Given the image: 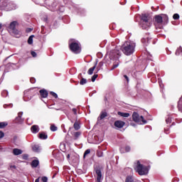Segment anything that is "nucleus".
<instances>
[{
    "mask_svg": "<svg viewBox=\"0 0 182 182\" xmlns=\"http://www.w3.org/2000/svg\"><path fill=\"white\" fill-rule=\"evenodd\" d=\"M136 48V43L132 41H126L121 47V50H122L124 55L127 56H130L134 53V49Z\"/></svg>",
    "mask_w": 182,
    "mask_h": 182,
    "instance_id": "1",
    "label": "nucleus"
},
{
    "mask_svg": "<svg viewBox=\"0 0 182 182\" xmlns=\"http://www.w3.org/2000/svg\"><path fill=\"white\" fill-rule=\"evenodd\" d=\"M168 23V16L166 14H161L155 16V28L156 29H161L163 25Z\"/></svg>",
    "mask_w": 182,
    "mask_h": 182,
    "instance_id": "2",
    "label": "nucleus"
},
{
    "mask_svg": "<svg viewBox=\"0 0 182 182\" xmlns=\"http://www.w3.org/2000/svg\"><path fill=\"white\" fill-rule=\"evenodd\" d=\"M122 53L117 47L114 50H112L109 53V59L113 60L116 59V61L114 63L112 67L111 68V70H114L116 68H118L119 65H120V60H119V58H120Z\"/></svg>",
    "mask_w": 182,
    "mask_h": 182,
    "instance_id": "3",
    "label": "nucleus"
},
{
    "mask_svg": "<svg viewBox=\"0 0 182 182\" xmlns=\"http://www.w3.org/2000/svg\"><path fill=\"white\" fill-rule=\"evenodd\" d=\"M134 170L139 176H146V174H149V168L141 164L140 161H136Z\"/></svg>",
    "mask_w": 182,
    "mask_h": 182,
    "instance_id": "4",
    "label": "nucleus"
},
{
    "mask_svg": "<svg viewBox=\"0 0 182 182\" xmlns=\"http://www.w3.org/2000/svg\"><path fill=\"white\" fill-rule=\"evenodd\" d=\"M132 119L134 120V122H135V123H140L141 124L144 123V124H146V123H147V121H146L144 119V117L143 116L139 115V113L137 112H134L132 114Z\"/></svg>",
    "mask_w": 182,
    "mask_h": 182,
    "instance_id": "5",
    "label": "nucleus"
},
{
    "mask_svg": "<svg viewBox=\"0 0 182 182\" xmlns=\"http://www.w3.org/2000/svg\"><path fill=\"white\" fill-rule=\"evenodd\" d=\"M69 48L70 49V51L73 52V53H80L81 49L79 43L73 42L69 45Z\"/></svg>",
    "mask_w": 182,
    "mask_h": 182,
    "instance_id": "6",
    "label": "nucleus"
},
{
    "mask_svg": "<svg viewBox=\"0 0 182 182\" xmlns=\"http://www.w3.org/2000/svg\"><path fill=\"white\" fill-rule=\"evenodd\" d=\"M18 21H13L10 23L9 26V30L14 35H19V31L16 29V26H18Z\"/></svg>",
    "mask_w": 182,
    "mask_h": 182,
    "instance_id": "7",
    "label": "nucleus"
},
{
    "mask_svg": "<svg viewBox=\"0 0 182 182\" xmlns=\"http://www.w3.org/2000/svg\"><path fill=\"white\" fill-rule=\"evenodd\" d=\"M140 23H142L143 26H144V23L149 25V23H151L150 16L148 14H142Z\"/></svg>",
    "mask_w": 182,
    "mask_h": 182,
    "instance_id": "8",
    "label": "nucleus"
},
{
    "mask_svg": "<svg viewBox=\"0 0 182 182\" xmlns=\"http://www.w3.org/2000/svg\"><path fill=\"white\" fill-rule=\"evenodd\" d=\"M114 126L115 127H117L118 129H123L124 127V124H126L125 122L117 120L114 122Z\"/></svg>",
    "mask_w": 182,
    "mask_h": 182,
    "instance_id": "9",
    "label": "nucleus"
},
{
    "mask_svg": "<svg viewBox=\"0 0 182 182\" xmlns=\"http://www.w3.org/2000/svg\"><path fill=\"white\" fill-rule=\"evenodd\" d=\"M95 173L97 174V182H102V170L97 168L95 170Z\"/></svg>",
    "mask_w": 182,
    "mask_h": 182,
    "instance_id": "10",
    "label": "nucleus"
},
{
    "mask_svg": "<svg viewBox=\"0 0 182 182\" xmlns=\"http://www.w3.org/2000/svg\"><path fill=\"white\" fill-rule=\"evenodd\" d=\"M22 114H23V112H22L18 113V117L14 119L15 123H22L23 122V119H22Z\"/></svg>",
    "mask_w": 182,
    "mask_h": 182,
    "instance_id": "11",
    "label": "nucleus"
},
{
    "mask_svg": "<svg viewBox=\"0 0 182 182\" xmlns=\"http://www.w3.org/2000/svg\"><path fill=\"white\" fill-rule=\"evenodd\" d=\"M132 150V147L130 146L127 145L125 147H121L119 151L120 153L124 154V153H129Z\"/></svg>",
    "mask_w": 182,
    "mask_h": 182,
    "instance_id": "12",
    "label": "nucleus"
},
{
    "mask_svg": "<svg viewBox=\"0 0 182 182\" xmlns=\"http://www.w3.org/2000/svg\"><path fill=\"white\" fill-rule=\"evenodd\" d=\"M40 95L41 97H43V99H46V97H48V95H49V93L48 92V90L43 89L39 91Z\"/></svg>",
    "mask_w": 182,
    "mask_h": 182,
    "instance_id": "13",
    "label": "nucleus"
},
{
    "mask_svg": "<svg viewBox=\"0 0 182 182\" xmlns=\"http://www.w3.org/2000/svg\"><path fill=\"white\" fill-rule=\"evenodd\" d=\"M140 26L142 29L145 31H149V29H150V27L151 26V23H149V24H148L147 23H144V26H143V23H140Z\"/></svg>",
    "mask_w": 182,
    "mask_h": 182,
    "instance_id": "14",
    "label": "nucleus"
},
{
    "mask_svg": "<svg viewBox=\"0 0 182 182\" xmlns=\"http://www.w3.org/2000/svg\"><path fill=\"white\" fill-rule=\"evenodd\" d=\"M31 130L32 132V133H33L34 134H36V133H39V126L38 125H33L31 128Z\"/></svg>",
    "mask_w": 182,
    "mask_h": 182,
    "instance_id": "15",
    "label": "nucleus"
},
{
    "mask_svg": "<svg viewBox=\"0 0 182 182\" xmlns=\"http://www.w3.org/2000/svg\"><path fill=\"white\" fill-rule=\"evenodd\" d=\"M150 42V38L149 36H145L142 38L141 43H144L145 46H148Z\"/></svg>",
    "mask_w": 182,
    "mask_h": 182,
    "instance_id": "16",
    "label": "nucleus"
},
{
    "mask_svg": "<svg viewBox=\"0 0 182 182\" xmlns=\"http://www.w3.org/2000/svg\"><path fill=\"white\" fill-rule=\"evenodd\" d=\"M73 127L75 130H79V129H80V122H79V120H77V118H76L74 122Z\"/></svg>",
    "mask_w": 182,
    "mask_h": 182,
    "instance_id": "17",
    "label": "nucleus"
},
{
    "mask_svg": "<svg viewBox=\"0 0 182 182\" xmlns=\"http://www.w3.org/2000/svg\"><path fill=\"white\" fill-rule=\"evenodd\" d=\"M38 137L41 140H46V139H48V134H46L45 132H41L39 133Z\"/></svg>",
    "mask_w": 182,
    "mask_h": 182,
    "instance_id": "18",
    "label": "nucleus"
},
{
    "mask_svg": "<svg viewBox=\"0 0 182 182\" xmlns=\"http://www.w3.org/2000/svg\"><path fill=\"white\" fill-rule=\"evenodd\" d=\"M105 117H107V112H102L100 113V117L97 118V120H103V119H105Z\"/></svg>",
    "mask_w": 182,
    "mask_h": 182,
    "instance_id": "19",
    "label": "nucleus"
},
{
    "mask_svg": "<svg viewBox=\"0 0 182 182\" xmlns=\"http://www.w3.org/2000/svg\"><path fill=\"white\" fill-rule=\"evenodd\" d=\"M32 150L35 151V153H39L41 151V146L39 145H33Z\"/></svg>",
    "mask_w": 182,
    "mask_h": 182,
    "instance_id": "20",
    "label": "nucleus"
},
{
    "mask_svg": "<svg viewBox=\"0 0 182 182\" xmlns=\"http://www.w3.org/2000/svg\"><path fill=\"white\" fill-rule=\"evenodd\" d=\"M38 166H39V161L36 159L33 160L31 162V167H33V168H36Z\"/></svg>",
    "mask_w": 182,
    "mask_h": 182,
    "instance_id": "21",
    "label": "nucleus"
},
{
    "mask_svg": "<svg viewBox=\"0 0 182 182\" xmlns=\"http://www.w3.org/2000/svg\"><path fill=\"white\" fill-rule=\"evenodd\" d=\"M23 151L21 149H13V154L14 156H19L20 154H22Z\"/></svg>",
    "mask_w": 182,
    "mask_h": 182,
    "instance_id": "22",
    "label": "nucleus"
},
{
    "mask_svg": "<svg viewBox=\"0 0 182 182\" xmlns=\"http://www.w3.org/2000/svg\"><path fill=\"white\" fill-rule=\"evenodd\" d=\"M117 114L118 116H121V117H129L130 116V114L128 112H118Z\"/></svg>",
    "mask_w": 182,
    "mask_h": 182,
    "instance_id": "23",
    "label": "nucleus"
},
{
    "mask_svg": "<svg viewBox=\"0 0 182 182\" xmlns=\"http://www.w3.org/2000/svg\"><path fill=\"white\" fill-rule=\"evenodd\" d=\"M6 9H7V11H12L13 9H15V4H14L12 3H9L6 5Z\"/></svg>",
    "mask_w": 182,
    "mask_h": 182,
    "instance_id": "24",
    "label": "nucleus"
},
{
    "mask_svg": "<svg viewBox=\"0 0 182 182\" xmlns=\"http://www.w3.org/2000/svg\"><path fill=\"white\" fill-rule=\"evenodd\" d=\"M96 66H97V63H96L95 65L93 67L90 68L88 70L87 73L89 75H93V72L95 71V69H96Z\"/></svg>",
    "mask_w": 182,
    "mask_h": 182,
    "instance_id": "25",
    "label": "nucleus"
},
{
    "mask_svg": "<svg viewBox=\"0 0 182 182\" xmlns=\"http://www.w3.org/2000/svg\"><path fill=\"white\" fill-rule=\"evenodd\" d=\"M80 134H82V132H74L73 136H74L75 140H77L79 137H80Z\"/></svg>",
    "mask_w": 182,
    "mask_h": 182,
    "instance_id": "26",
    "label": "nucleus"
},
{
    "mask_svg": "<svg viewBox=\"0 0 182 182\" xmlns=\"http://www.w3.org/2000/svg\"><path fill=\"white\" fill-rule=\"evenodd\" d=\"M178 108L179 112H181L182 113V96L178 102Z\"/></svg>",
    "mask_w": 182,
    "mask_h": 182,
    "instance_id": "27",
    "label": "nucleus"
},
{
    "mask_svg": "<svg viewBox=\"0 0 182 182\" xmlns=\"http://www.w3.org/2000/svg\"><path fill=\"white\" fill-rule=\"evenodd\" d=\"M175 55H176V56H178L180 55H182V48L181 46H180L176 51Z\"/></svg>",
    "mask_w": 182,
    "mask_h": 182,
    "instance_id": "28",
    "label": "nucleus"
},
{
    "mask_svg": "<svg viewBox=\"0 0 182 182\" xmlns=\"http://www.w3.org/2000/svg\"><path fill=\"white\" fill-rule=\"evenodd\" d=\"M33 37H34V36L32 35V36H31L28 38V45H32V43H33Z\"/></svg>",
    "mask_w": 182,
    "mask_h": 182,
    "instance_id": "29",
    "label": "nucleus"
},
{
    "mask_svg": "<svg viewBox=\"0 0 182 182\" xmlns=\"http://www.w3.org/2000/svg\"><path fill=\"white\" fill-rule=\"evenodd\" d=\"M86 83H87V80H86V78H82L80 81V85H86Z\"/></svg>",
    "mask_w": 182,
    "mask_h": 182,
    "instance_id": "30",
    "label": "nucleus"
},
{
    "mask_svg": "<svg viewBox=\"0 0 182 182\" xmlns=\"http://www.w3.org/2000/svg\"><path fill=\"white\" fill-rule=\"evenodd\" d=\"M8 126V122H0V129H5Z\"/></svg>",
    "mask_w": 182,
    "mask_h": 182,
    "instance_id": "31",
    "label": "nucleus"
},
{
    "mask_svg": "<svg viewBox=\"0 0 182 182\" xmlns=\"http://www.w3.org/2000/svg\"><path fill=\"white\" fill-rule=\"evenodd\" d=\"M173 19H174L175 21L180 19V15H178V14H173Z\"/></svg>",
    "mask_w": 182,
    "mask_h": 182,
    "instance_id": "32",
    "label": "nucleus"
},
{
    "mask_svg": "<svg viewBox=\"0 0 182 182\" xmlns=\"http://www.w3.org/2000/svg\"><path fill=\"white\" fill-rule=\"evenodd\" d=\"M8 95H9V92H8V91H6V90H4V91H2V92H1V96H2L3 97H6V96H8Z\"/></svg>",
    "mask_w": 182,
    "mask_h": 182,
    "instance_id": "33",
    "label": "nucleus"
},
{
    "mask_svg": "<svg viewBox=\"0 0 182 182\" xmlns=\"http://www.w3.org/2000/svg\"><path fill=\"white\" fill-rule=\"evenodd\" d=\"M103 67V62H100L98 66L97 67V70L99 71Z\"/></svg>",
    "mask_w": 182,
    "mask_h": 182,
    "instance_id": "34",
    "label": "nucleus"
},
{
    "mask_svg": "<svg viewBox=\"0 0 182 182\" xmlns=\"http://www.w3.org/2000/svg\"><path fill=\"white\" fill-rule=\"evenodd\" d=\"M50 130H51V132H56V130H58V127L55 125H51Z\"/></svg>",
    "mask_w": 182,
    "mask_h": 182,
    "instance_id": "35",
    "label": "nucleus"
},
{
    "mask_svg": "<svg viewBox=\"0 0 182 182\" xmlns=\"http://www.w3.org/2000/svg\"><path fill=\"white\" fill-rule=\"evenodd\" d=\"M97 157H103V151H97Z\"/></svg>",
    "mask_w": 182,
    "mask_h": 182,
    "instance_id": "36",
    "label": "nucleus"
},
{
    "mask_svg": "<svg viewBox=\"0 0 182 182\" xmlns=\"http://www.w3.org/2000/svg\"><path fill=\"white\" fill-rule=\"evenodd\" d=\"M87 154H90V149H87L85 151L84 155H83L84 159H85V157H86L87 156Z\"/></svg>",
    "mask_w": 182,
    "mask_h": 182,
    "instance_id": "37",
    "label": "nucleus"
},
{
    "mask_svg": "<svg viewBox=\"0 0 182 182\" xmlns=\"http://www.w3.org/2000/svg\"><path fill=\"white\" fill-rule=\"evenodd\" d=\"M97 77H98L97 74H95V75L92 77V78H91L92 82H95V81L96 80V79H97Z\"/></svg>",
    "mask_w": 182,
    "mask_h": 182,
    "instance_id": "38",
    "label": "nucleus"
},
{
    "mask_svg": "<svg viewBox=\"0 0 182 182\" xmlns=\"http://www.w3.org/2000/svg\"><path fill=\"white\" fill-rule=\"evenodd\" d=\"M50 94L52 95L55 99H58V94H56L55 92L51 91Z\"/></svg>",
    "mask_w": 182,
    "mask_h": 182,
    "instance_id": "39",
    "label": "nucleus"
},
{
    "mask_svg": "<svg viewBox=\"0 0 182 182\" xmlns=\"http://www.w3.org/2000/svg\"><path fill=\"white\" fill-rule=\"evenodd\" d=\"M41 181H43V182H48V177H46V176H43V177L41 178Z\"/></svg>",
    "mask_w": 182,
    "mask_h": 182,
    "instance_id": "40",
    "label": "nucleus"
},
{
    "mask_svg": "<svg viewBox=\"0 0 182 182\" xmlns=\"http://www.w3.org/2000/svg\"><path fill=\"white\" fill-rule=\"evenodd\" d=\"M166 124H169L170 123H171V118L168 117V118L166 119Z\"/></svg>",
    "mask_w": 182,
    "mask_h": 182,
    "instance_id": "41",
    "label": "nucleus"
},
{
    "mask_svg": "<svg viewBox=\"0 0 182 182\" xmlns=\"http://www.w3.org/2000/svg\"><path fill=\"white\" fill-rule=\"evenodd\" d=\"M31 55L33 56V58H36L37 56L36 52L31 51Z\"/></svg>",
    "mask_w": 182,
    "mask_h": 182,
    "instance_id": "42",
    "label": "nucleus"
},
{
    "mask_svg": "<svg viewBox=\"0 0 182 182\" xmlns=\"http://www.w3.org/2000/svg\"><path fill=\"white\" fill-rule=\"evenodd\" d=\"M30 82H31V83H36V80L34 77H31L30 79Z\"/></svg>",
    "mask_w": 182,
    "mask_h": 182,
    "instance_id": "43",
    "label": "nucleus"
},
{
    "mask_svg": "<svg viewBox=\"0 0 182 182\" xmlns=\"http://www.w3.org/2000/svg\"><path fill=\"white\" fill-rule=\"evenodd\" d=\"M73 112L74 113V114H75V116H76V114H77V109H76V108H73Z\"/></svg>",
    "mask_w": 182,
    "mask_h": 182,
    "instance_id": "44",
    "label": "nucleus"
},
{
    "mask_svg": "<svg viewBox=\"0 0 182 182\" xmlns=\"http://www.w3.org/2000/svg\"><path fill=\"white\" fill-rule=\"evenodd\" d=\"M29 93H31V90H27V91H24V96H28V95H29Z\"/></svg>",
    "mask_w": 182,
    "mask_h": 182,
    "instance_id": "45",
    "label": "nucleus"
},
{
    "mask_svg": "<svg viewBox=\"0 0 182 182\" xmlns=\"http://www.w3.org/2000/svg\"><path fill=\"white\" fill-rule=\"evenodd\" d=\"M5 136L3 132L0 131V139H2Z\"/></svg>",
    "mask_w": 182,
    "mask_h": 182,
    "instance_id": "46",
    "label": "nucleus"
},
{
    "mask_svg": "<svg viewBox=\"0 0 182 182\" xmlns=\"http://www.w3.org/2000/svg\"><path fill=\"white\" fill-rule=\"evenodd\" d=\"M147 59L149 60H152V59H151V55H148V56H147Z\"/></svg>",
    "mask_w": 182,
    "mask_h": 182,
    "instance_id": "47",
    "label": "nucleus"
},
{
    "mask_svg": "<svg viewBox=\"0 0 182 182\" xmlns=\"http://www.w3.org/2000/svg\"><path fill=\"white\" fill-rule=\"evenodd\" d=\"M124 79H126V80H127V82H129V77H128L127 75H124Z\"/></svg>",
    "mask_w": 182,
    "mask_h": 182,
    "instance_id": "48",
    "label": "nucleus"
},
{
    "mask_svg": "<svg viewBox=\"0 0 182 182\" xmlns=\"http://www.w3.org/2000/svg\"><path fill=\"white\" fill-rule=\"evenodd\" d=\"M23 159L24 160H26V159H28V155H27V154H24V155L23 156Z\"/></svg>",
    "mask_w": 182,
    "mask_h": 182,
    "instance_id": "49",
    "label": "nucleus"
},
{
    "mask_svg": "<svg viewBox=\"0 0 182 182\" xmlns=\"http://www.w3.org/2000/svg\"><path fill=\"white\" fill-rule=\"evenodd\" d=\"M10 168H16V166H15V165H11V166H10Z\"/></svg>",
    "mask_w": 182,
    "mask_h": 182,
    "instance_id": "50",
    "label": "nucleus"
},
{
    "mask_svg": "<svg viewBox=\"0 0 182 182\" xmlns=\"http://www.w3.org/2000/svg\"><path fill=\"white\" fill-rule=\"evenodd\" d=\"M27 32H32V28H28Z\"/></svg>",
    "mask_w": 182,
    "mask_h": 182,
    "instance_id": "51",
    "label": "nucleus"
},
{
    "mask_svg": "<svg viewBox=\"0 0 182 182\" xmlns=\"http://www.w3.org/2000/svg\"><path fill=\"white\" fill-rule=\"evenodd\" d=\"M41 178H38L36 179L35 182H39V180H40Z\"/></svg>",
    "mask_w": 182,
    "mask_h": 182,
    "instance_id": "52",
    "label": "nucleus"
},
{
    "mask_svg": "<svg viewBox=\"0 0 182 182\" xmlns=\"http://www.w3.org/2000/svg\"><path fill=\"white\" fill-rule=\"evenodd\" d=\"M67 159H70V154L67 155Z\"/></svg>",
    "mask_w": 182,
    "mask_h": 182,
    "instance_id": "53",
    "label": "nucleus"
},
{
    "mask_svg": "<svg viewBox=\"0 0 182 182\" xmlns=\"http://www.w3.org/2000/svg\"><path fill=\"white\" fill-rule=\"evenodd\" d=\"M1 28H2V24L0 23V29H1Z\"/></svg>",
    "mask_w": 182,
    "mask_h": 182,
    "instance_id": "54",
    "label": "nucleus"
},
{
    "mask_svg": "<svg viewBox=\"0 0 182 182\" xmlns=\"http://www.w3.org/2000/svg\"><path fill=\"white\" fill-rule=\"evenodd\" d=\"M70 122H71V123H73V120L71 119Z\"/></svg>",
    "mask_w": 182,
    "mask_h": 182,
    "instance_id": "55",
    "label": "nucleus"
},
{
    "mask_svg": "<svg viewBox=\"0 0 182 182\" xmlns=\"http://www.w3.org/2000/svg\"><path fill=\"white\" fill-rule=\"evenodd\" d=\"M1 1H2V0H0V2H1Z\"/></svg>",
    "mask_w": 182,
    "mask_h": 182,
    "instance_id": "56",
    "label": "nucleus"
}]
</instances>
